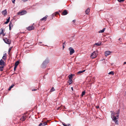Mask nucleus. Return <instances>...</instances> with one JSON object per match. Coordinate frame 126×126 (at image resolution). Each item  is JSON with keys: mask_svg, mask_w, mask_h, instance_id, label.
Wrapping results in <instances>:
<instances>
[{"mask_svg": "<svg viewBox=\"0 0 126 126\" xmlns=\"http://www.w3.org/2000/svg\"><path fill=\"white\" fill-rule=\"evenodd\" d=\"M34 27L33 26H29L27 29L28 30L30 31L34 29Z\"/></svg>", "mask_w": 126, "mask_h": 126, "instance_id": "8", "label": "nucleus"}, {"mask_svg": "<svg viewBox=\"0 0 126 126\" xmlns=\"http://www.w3.org/2000/svg\"><path fill=\"white\" fill-rule=\"evenodd\" d=\"M65 42L63 43V45L65 44Z\"/></svg>", "mask_w": 126, "mask_h": 126, "instance_id": "50", "label": "nucleus"}, {"mask_svg": "<svg viewBox=\"0 0 126 126\" xmlns=\"http://www.w3.org/2000/svg\"><path fill=\"white\" fill-rule=\"evenodd\" d=\"M27 13V12L25 10L22 11L18 13L17 14L20 15H23Z\"/></svg>", "mask_w": 126, "mask_h": 126, "instance_id": "6", "label": "nucleus"}, {"mask_svg": "<svg viewBox=\"0 0 126 126\" xmlns=\"http://www.w3.org/2000/svg\"><path fill=\"white\" fill-rule=\"evenodd\" d=\"M27 116L26 115H23L20 118V120L22 121H24L26 119Z\"/></svg>", "mask_w": 126, "mask_h": 126, "instance_id": "9", "label": "nucleus"}, {"mask_svg": "<svg viewBox=\"0 0 126 126\" xmlns=\"http://www.w3.org/2000/svg\"><path fill=\"white\" fill-rule=\"evenodd\" d=\"M69 85H70L72 83V79H69Z\"/></svg>", "mask_w": 126, "mask_h": 126, "instance_id": "29", "label": "nucleus"}, {"mask_svg": "<svg viewBox=\"0 0 126 126\" xmlns=\"http://www.w3.org/2000/svg\"><path fill=\"white\" fill-rule=\"evenodd\" d=\"M110 112L111 113V118L115 116V113L114 111H111Z\"/></svg>", "mask_w": 126, "mask_h": 126, "instance_id": "12", "label": "nucleus"}, {"mask_svg": "<svg viewBox=\"0 0 126 126\" xmlns=\"http://www.w3.org/2000/svg\"><path fill=\"white\" fill-rule=\"evenodd\" d=\"M68 14V12H67V11L66 10H64L63 12H62V15H66Z\"/></svg>", "mask_w": 126, "mask_h": 126, "instance_id": "15", "label": "nucleus"}, {"mask_svg": "<svg viewBox=\"0 0 126 126\" xmlns=\"http://www.w3.org/2000/svg\"><path fill=\"white\" fill-rule=\"evenodd\" d=\"M4 62L3 61V60L1 59L0 61V65L2 66H4Z\"/></svg>", "mask_w": 126, "mask_h": 126, "instance_id": "13", "label": "nucleus"}, {"mask_svg": "<svg viewBox=\"0 0 126 126\" xmlns=\"http://www.w3.org/2000/svg\"><path fill=\"white\" fill-rule=\"evenodd\" d=\"M68 126H71L70 124H68L67 125Z\"/></svg>", "mask_w": 126, "mask_h": 126, "instance_id": "43", "label": "nucleus"}, {"mask_svg": "<svg viewBox=\"0 0 126 126\" xmlns=\"http://www.w3.org/2000/svg\"><path fill=\"white\" fill-rule=\"evenodd\" d=\"M15 0H12V2L13 3H14L15 2Z\"/></svg>", "mask_w": 126, "mask_h": 126, "instance_id": "40", "label": "nucleus"}, {"mask_svg": "<svg viewBox=\"0 0 126 126\" xmlns=\"http://www.w3.org/2000/svg\"><path fill=\"white\" fill-rule=\"evenodd\" d=\"M2 58L4 60H5L6 59V56H4V55Z\"/></svg>", "mask_w": 126, "mask_h": 126, "instance_id": "32", "label": "nucleus"}, {"mask_svg": "<svg viewBox=\"0 0 126 126\" xmlns=\"http://www.w3.org/2000/svg\"><path fill=\"white\" fill-rule=\"evenodd\" d=\"M71 90L73 91V88L72 87H71Z\"/></svg>", "mask_w": 126, "mask_h": 126, "instance_id": "47", "label": "nucleus"}, {"mask_svg": "<svg viewBox=\"0 0 126 126\" xmlns=\"http://www.w3.org/2000/svg\"><path fill=\"white\" fill-rule=\"evenodd\" d=\"M101 44V41H99L97 43H95L94 44V45H96L98 46H100Z\"/></svg>", "mask_w": 126, "mask_h": 126, "instance_id": "14", "label": "nucleus"}, {"mask_svg": "<svg viewBox=\"0 0 126 126\" xmlns=\"http://www.w3.org/2000/svg\"><path fill=\"white\" fill-rule=\"evenodd\" d=\"M47 16H46L45 17H43V18L41 19V20H44V21H46L47 18Z\"/></svg>", "mask_w": 126, "mask_h": 126, "instance_id": "16", "label": "nucleus"}, {"mask_svg": "<svg viewBox=\"0 0 126 126\" xmlns=\"http://www.w3.org/2000/svg\"><path fill=\"white\" fill-rule=\"evenodd\" d=\"M2 34L3 36H5V33H4V32L3 33H2Z\"/></svg>", "mask_w": 126, "mask_h": 126, "instance_id": "41", "label": "nucleus"}, {"mask_svg": "<svg viewBox=\"0 0 126 126\" xmlns=\"http://www.w3.org/2000/svg\"><path fill=\"white\" fill-rule=\"evenodd\" d=\"M56 14H54H54H53V15H55V16L56 14H58V12H56Z\"/></svg>", "mask_w": 126, "mask_h": 126, "instance_id": "37", "label": "nucleus"}, {"mask_svg": "<svg viewBox=\"0 0 126 126\" xmlns=\"http://www.w3.org/2000/svg\"><path fill=\"white\" fill-rule=\"evenodd\" d=\"M12 47H10L9 49V50H8V52L9 53L10 52V51H11V49H12Z\"/></svg>", "mask_w": 126, "mask_h": 126, "instance_id": "33", "label": "nucleus"}, {"mask_svg": "<svg viewBox=\"0 0 126 126\" xmlns=\"http://www.w3.org/2000/svg\"><path fill=\"white\" fill-rule=\"evenodd\" d=\"M16 67H17L16 66H15L14 67V70H15V69L16 68Z\"/></svg>", "mask_w": 126, "mask_h": 126, "instance_id": "39", "label": "nucleus"}, {"mask_svg": "<svg viewBox=\"0 0 126 126\" xmlns=\"http://www.w3.org/2000/svg\"><path fill=\"white\" fill-rule=\"evenodd\" d=\"M85 93V91L82 92V93L81 96H83V95H84Z\"/></svg>", "mask_w": 126, "mask_h": 126, "instance_id": "31", "label": "nucleus"}, {"mask_svg": "<svg viewBox=\"0 0 126 126\" xmlns=\"http://www.w3.org/2000/svg\"><path fill=\"white\" fill-rule=\"evenodd\" d=\"M73 76V75L72 74H70L69 75V76H68V78L69 79H72V78Z\"/></svg>", "mask_w": 126, "mask_h": 126, "instance_id": "23", "label": "nucleus"}, {"mask_svg": "<svg viewBox=\"0 0 126 126\" xmlns=\"http://www.w3.org/2000/svg\"><path fill=\"white\" fill-rule=\"evenodd\" d=\"M97 51L96 50L93 52L91 54V57L92 59H94L96 57L97 55Z\"/></svg>", "mask_w": 126, "mask_h": 126, "instance_id": "2", "label": "nucleus"}, {"mask_svg": "<svg viewBox=\"0 0 126 126\" xmlns=\"http://www.w3.org/2000/svg\"><path fill=\"white\" fill-rule=\"evenodd\" d=\"M116 114L117 116V117H119V114L120 113V110H117L116 111Z\"/></svg>", "mask_w": 126, "mask_h": 126, "instance_id": "18", "label": "nucleus"}, {"mask_svg": "<svg viewBox=\"0 0 126 126\" xmlns=\"http://www.w3.org/2000/svg\"><path fill=\"white\" fill-rule=\"evenodd\" d=\"M3 40L6 43L8 44H10L11 42V40L9 39H8L6 37L4 39L3 38Z\"/></svg>", "mask_w": 126, "mask_h": 126, "instance_id": "5", "label": "nucleus"}, {"mask_svg": "<svg viewBox=\"0 0 126 126\" xmlns=\"http://www.w3.org/2000/svg\"><path fill=\"white\" fill-rule=\"evenodd\" d=\"M62 124H63V125L64 126H68L67 125H66L64 123H63V122L62 123Z\"/></svg>", "mask_w": 126, "mask_h": 126, "instance_id": "35", "label": "nucleus"}, {"mask_svg": "<svg viewBox=\"0 0 126 126\" xmlns=\"http://www.w3.org/2000/svg\"><path fill=\"white\" fill-rule=\"evenodd\" d=\"M3 33V29H1L0 30V34H2Z\"/></svg>", "mask_w": 126, "mask_h": 126, "instance_id": "24", "label": "nucleus"}, {"mask_svg": "<svg viewBox=\"0 0 126 126\" xmlns=\"http://www.w3.org/2000/svg\"><path fill=\"white\" fill-rule=\"evenodd\" d=\"M108 74H111L112 75H113L114 74V72L113 71H111V72H109L108 73Z\"/></svg>", "mask_w": 126, "mask_h": 126, "instance_id": "28", "label": "nucleus"}, {"mask_svg": "<svg viewBox=\"0 0 126 126\" xmlns=\"http://www.w3.org/2000/svg\"><path fill=\"white\" fill-rule=\"evenodd\" d=\"M22 1L24 2H25L28 1V0H21Z\"/></svg>", "mask_w": 126, "mask_h": 126, "instance_id": "36", "label": "nucleus"}, {"mask_svg": "<svg viewBox=\"0 0 126 126\" xmlns=\"http://www.w3.org/2000/svg\"><path fill=\"white\" fill-rule=\"evenodd\" d=\"M37 90V89H32V91H35Z\"/></svg>", "mask_w": 126, "mask_h": 126, "instance_id": "38", "label": "nucleus"}, {"mask_svg": "<svg viewBox=\"0 0 126 126\" xmlns=\"http://www.w3.org/2000/svg\"><path fill=\"white\" fill-rule=\"evenodd\" d=\"M96 107L97 108H99V106H96Z\"/></svg>", "mask_w": 126, "mask_h": 126, "instance_id": "45", "label": "nucleus"}, {"mask_svg": "<svg viewBox=\"0 0 126 126\" xmlns=\"http://www.w3.org/2000/svg\"><path fill=\"white\" fill-rule=\"evenodd\" d=\"M10 17H9L7 19L6 21L4 23L5 24H7L9 21Z\"/></svg>", "mask_w": 126, "mask_h": 126, "instance_id": "22", "label": "nucleus"}, {"mask_svg": "<svg viewBox=\"0 0 126 126\" xmlns=\"http://www.w3.org/2000/svg\"><path fill=\"white\" fill-rule=\"evenodd\" d=\"M90 9L89 8H87L85 11L86 14H88L90 12Z\"/></svg>", "mask_w": 126, "mask_h": 126, "instance_id": "19", "label": "nucleus"}, {"mask_svg": "<svg viewBox=\"0 0 126 126\" xmlns=\"http://www.w3.org/2000/svg\"><path fill=\"white\" fill-rule=\"evenodd\" d=\"M126 64V62H124V64Z\"/></svg>", "mask_w": 126, "mask_h": 126, "instance_id": "48", "label": "nucleus"}, {"mask_svg": "<svg viewBox=\"0 0 126 126\" xmlns=\"http://www.w3.org/2000/svg\"><path fill=\"white\" fill-rule=\"evenodd\" d=\"M14 85H15L14 84H12L11 86H10L9 87L8 89V90L9 91H10L11 90V88L13 87L14 86Z\"/></svg>", "mask_w": 126, "mask_h": 126, "instance_id": "20", "label": "nucleus"}, {"mask_svg": "<svg viewBox=\"0 0 126 126\" xmlns=\"http://www.w3.org/2000/svg\"><path fill=\"white\" fill-rule=\"evenodd\" d=\"M117 0L120 2H122L124 1V0Z\"/></svg>", "mask_w": 126, "mask_h": 126, "instance_id": "34", "label": "nucleus"}, {"mask_svg": "<svg viewBox=\"0 0 126 126\" xmlns=\"http://www.w3.org/2000/svg\"><path fill=\"white\" fill-rule=\"evenodd\" d=\"M49 122L48 120L47 121L43 120L39 124V126H45L47 125L48 122Z\"/></svg>", "mask_w": 126, "mask_h": 126, "instance_id": "1", "label": "nucleus"}, {"mask_svg": "<svg viewBox=\"0 0 126 126\" xmlns=\"http://www.w3.org/2000/svg\"><path fill=\"white\" fill-rule=\"evenodd\" d=\"M10 36V35H9V36L8 37V39L9 38H10V37H9Z\"/></svg>", "mask_w": 126, "mask_h": 126, "instance_id": "49", "label": "nucleus"}, {"mask_svg": "<svg viewBox=\"0 0 126 126\" xmlns=\"http://www.w3.org/2000/svg\"><path fill=\"white\" fill-rule=\"evenodd\" d=\"M63 49H64V45H63Z\"/></svg>", "mask_w": 126, "mask_h": 126, "instance_id": "44", "label": "nucleus"}, {"mask_svg": "<svg viewBox=\"0 0 126 126\" xmlns=\"http://www.w3.org/2000/svg\"><path fill=\"white\" fill-rule=\"evenodd\" d=\"M11 26H12V23L11 22L9 24V30H11Z\"/></svg>", "mask_w": 126, "mask_h": 126, "instance_id": "27", "label": "nucleus"}, {"mask_svg": "<svg viewBox=\"0 0 126 126\" xmlns=\"http://www.w3.org/2000/svg\"><path fill=\"white\" fill-rule=\"evenodd\" d=\"M105 28H103L102 30H100L99 31V33H102L105 30Z\"/></svg>", "mask_w": 126, "mask_h": 126, "instance_id": "21", "label": "nucleus"}, {"mask_svg": "<svg viewBox=\"0 0 126 126\" xmlns=\"http://www.w3.org/2000/svg\"><path fill=\"white\" fill-rule=\"evenodd\" d=\"M41 42L40 43H39V45H41Z\"/></svg>", "mask_w": 126, "mask_h": 126, "instance_id": "42", "label": "nucleus"}, {"mask_svg": "<svg viewBox=\"0 0 126 126\" xmlns=\"http://www.w3.org/2000/svg\"><path fill=\"white\" fill-rule=\"evenodd\" d=\"M2 15H4V16H6L7 14V12L6 9H5L4 10L2 11Z\"/></svg>", "mask_w": 126, "mask_h": 126, "instance_id": "11", "label": "nucleus"}, {"mask_svg": "<svg viewBox=\"0 0 126 126\" xmlns=\"http://www.w3.org/2000/svg\"><path fill=\"white\" fill-rule=\"evenodd\" d=\"M19 63V62L18 61H17L16 62L15 64V66H17L18 65V64Z\"/></svg>", "mask_w": 126, "mask_h": 126, "instance_id": "26", "label": "nucleus"}, {"mask_svg": "<svg viewBox=\"0 0 126 126\" xmlns=\"http://www.w3.org/2000/svg\"><path fill=\"white\" fill-rule=\"evenodd\" d=\"M70 51V55H72L75 52L74 50L71 47H70L69 48Z\"/></svg>", "mask_w": 126, "mask_h": 126, "instance_id": "7", "label": "nucleus"}, {"mask_svg": "<svg viewBox=\"0 0 126 126\" xmlns=\"http://www.w3.org/2000/svg\"><path fill=\"white\" fill-rule=\"evenodd\" d=\"M4 66H0V71H2L3 70V68H4Z\"/></svg>", "mask_w": 126, "mask_h": 126, "instance_id": "25", "label": "nucleus"}, {"mask_svg": "<svg viewBox=\"0 0 126 126\" xmlns=\"http://www.w3.org/2000/svg\"><path fill=\"white\" fill-rule=\"evenodd\" d=\"M75 21V20H73V22H74Z\"/></svg>", "mask_w": 126, "mask_h": 126, "instance_id": "46", "label": "nucleus"}, {"mask_svg": "<svg viewBox=\"0 0 126 126\" xmlns=\"http://www.w3.org/2000/svg\"><path fill=\"white\" fill-rule=\"evenodd\" d=\"M5 54H4V56H5Z\"/></svg>", "mask_w": 126, "mask_h": 126, "instance_id": "52", "label": "nucleus"}, {"mask_svg": "<svg viewBox=\"0 0 126 126\" xmlns=\"http://www.w3.org/2000/svg\"><path fill=\"white\" fill-rule=\"evenodd\" d=\"M111 52L110 51H107L105 52V55L106 56H107L110 55V53Z\"/></svg>", "mask_w": 126, "mask_h": 126, "instance_id": "10", "label": "nucleus"}, {"mask_svg": "<svg viewBox=\"0 0 126 126\" xmlns=\"http://www.w3.org/2000/svg\"><path fill=\"white\" fill-rule=\"evenodd\" d=\"M49 62V61L47 60H45L43 63L41 67L43 68H45L46 67V64L48 63Z\"/></svg>", "mask_w": 126, "mask_h": 126, "instance_id": "4", "label": "nucleus"}, {"mask_svg": "<svg viewBox=\"0 0 126 126\" xmlns=\"http://www.w3.org/2000/svg\"><path fill=\"white\" fill-rule=\"evenodd\" d=\"M85 70H83L82 71H79L77 73V74L79 75L81 73H82L85 71Z\"/></svg>", "mask_w": 126, "mask_h": 126, "instance_id": "17", "label": "nucleus"}, {"mask_svg": "<svg viewBox=\"0 0 126 126\" xmlns=\"http://www.w3.org/2000/svg\"><path fill=\"white\" fill-rule=\"evenodd\" d=\"M120 38H119V40H120Z\"/></svg>", "mask_w": 126, "mask_h": 126, "instance_id": "51", "label": "nucleus"}, {"mask_svg": "<svg viewBox=\"0 0 126 126\" xmlns=\"http://www.w3.org/2000/svg\"><path fill=\"white\" fill-rule=\"evenodd\" d=\"M111 118H112V120L114 121V122L117 125H118L119 124L118 122V119L119 118V117H117V116H115L111 117Z\"/></svg>", "mask_w": 126, "mask_h": 126, "instance_id": "3", "label": "nucleus"}, {"mask_svg": "<svg viewBox=\"0 0 126 126\" xmlns=\"http://www.w3.org/2000/svg\"><path fill=\"white\" fill-rule=\"evenodd\" d=\"M55 90V89H54V87H52V88L50 90V92H52L54 91Z\"/></svg>", "mask_w": 126, "mask_h": 126, "instance_id": "30", "label": "nucleus"}]
</instances>
